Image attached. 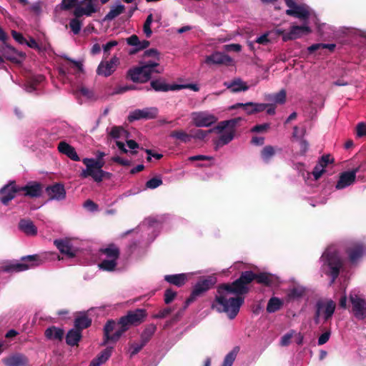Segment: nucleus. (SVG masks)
I'll return each instance as SVG.
<instances>
[{
  "instance_id": "nucleus-1",
  "label": "nucleus",
  "mask_w": 366,
  "mask_h": 366,
  "mask_svg": "<svg viewBox=\"0 0 366 366\" xmlns=\"http://www.w3.org/2000/svg\"><path fill=\"white\" fill-rule=\"evenodd\" d=\"M256 280L264 286H272L274 277L267 272L256 274L251 270L242 272L238 279L231 283H222L217 288V295L212 308L219 312H224L230 320L236 317L244 302V295L249 291V285Z\"/></svg>"
},
{
  "instance_id": "nucleus-2",
  "label": "nucleus",
  "mask_w": 366,
  "mask_h": 366,
  "mask_svg": "<svg viewBox=\"0 0 366 366\" xmlns=\"http://www.w3.org/2000/svg\"><path fill=\"white\" fill-rule=\"evenodd\" d=\"M217 282V278L214 276H207L201 278L193 287L189 297L185 300L183 308L178 311L172 317V322H177L182 316L184 311L188 306L194 302L198 297L202 296L207 291L213 287Z\"/></svg>"
},
{
  "instance_id": "nucleus-3",
  "label": "nucleus",
  "mask_w": 366,
  "mask_h": 366,
  "mask_svg": "<svg viewBox=\"0 0 366 366\" xmlns=\"http://www.w3.org/2000/svg\"><path fill=\"white\" fill-rule=\"evenodd\" d=\"M86 169H83L79 174L81 178H87L91 177L95 182L99 183L103 179H110L112 174L110 172L102 169L104 165V161L99 159L84 158L82 159Z\"/></svg>"
},
{
  "instance_id": "nucleus-4",
  "label": "nucleus",
  "mask_w": 366,
  "mask_h": 366,
  "mask_svg": "<svg viewBox=\"0 0 366 366\" xmlns=\"http://www.w3.org/2000/svg\"><path fill=\"white\" fill-rule=\"evenodd\" d=\"M159 66V64L157 61H141L139 66L131 68L127 71V77L134 83H146L150 80L153 73H162V71L156 69Z\"/></svg>"
},
{
  "instance_id": "nucleus-5",
  "label": "nucleus",
  "mask_w": 366,
  "mask_h": 366,
  "mask_svg": "<svg viewBox=\"0 0 366 366\" xmlns=\"http://www.w3.org/2000/svg\"><path fill=\"white\" fill-rule=\"evenodd\" d=\"M325 268V273L331 277L330 285L338 277L343 267V262L337 250L327 249L321 257Z\"/></svg>"
},
{
  "instance_id": "nucleus-6",
  "label": "nucleus",
  "mask_w": 366,
  "mask_h": 366,
  "mask_svg": "<svg viewBox=\"0 0 366 366\" xmlns=\"http://www.w3.org/2000/svg\"><path fill=\"white\" fill-rule=\"evenodd\" d=\"M22 262L14 263L4 267L3 270L7 272H19L42 264L46 258L41 254L24 256L21 258Z\"/></svg>"
},
{
  "instance_id": "nucleus-7",
  "label": "nucleus",
  "mask_w": 366,
  "mask_h": 366,
  "mask_svg": "<svg viewBox=\"0 0 366 366\" xmlns=\"http://www.w3.org/2000/svg\"><path fill=\"white\" fill-rule=\"evenodd\" d=\"M119 325V320L116 322L114 320H109L104 326V338L102 346L107 345L109 342L116 343L122 335L126 332Z\"/></svg>"
},
{
  "instance_id": "nucleus-8",
  "label": "nucleus",
  "mask_w": 366,
  "mask_h": 366,
  "mask_svg": "<svg viewBox=\"0 0 366 366\" xmlns=\"http://www.w3.org/2000/svg\"><path fill=\"white\" fill-rule=\"evenodd\" d=\"M147 316L145 309H136L129 310L127 315L119 318V325H122V327L126 332L131 326H137L142 323Z\"/></svg>"
},
{
  "instance_id": "nucleus-9",
  "label": "nucleus",
  "mask_w": 366,
  "mask_h": 366,
  "mask_svg": "<svg viewBox=\"0 0 366 366\" xmlns=\"http://www.w3.org/2000/svg\"><path fill=\"white\" fill-rule=\"evenodd\" d=\"M349 300L352 305L351 312L358 320L366 318V300L357 294L350 293Z\"/></svg>"
},
{
  "instance_id": "nucleus-10",
  "label": "nucleus",
  "mask_w": 366,
  "mask_h": 366,
  "mask_svg": "<svg viewBox=\"0 0 366 366\" xmlns=\"http://www.w3.org/2000/svg\"><path fill=\"white\" fill-rule=\"evenodd\" d=\"M312 32V29L307 25L297 26L293 25L290 27L289 31H280V34L282 35V40L287 41L299 39L305 35H307Z\"/></svg>"
},
{
  "instance_id": "nucleus-11",
  "label": "nucleus",
  "mask_w": 366,
  "mask_h": 366,
  "mask_svg": "<svg viewBox=\"0 0 366 366\" xmlns=\"http://www.w3.org/2000/svg\"><path fill=\"white\" fill-rule=\"evenodd\" d=\"M45 192L48 196V201H63L66 197V192L64 185L59 182H56L46 187Z\"/></svg>"
},
{
  "instance_id": "nucleus-12",
  "label": "nucleus",
  "mask_w": 366,
  "mask_h": 366,
  "mask_svg": "<svg viewBox=\"0 0 366 366\" xmlns=\"http://www.w3.org/2000/svg\"><path fill=\"white\" fill-rule=\"evenodd\" d=\"M158 109L157 107H147L143 109H135L130 112L128 121L132 122L139 119H153L157 117Z\"/></svg>"
},
{
  "instance_id": "nucleus-13",
  "label": "nucleus",
  "mask_w": 366,
  "mask_h": 366,
  "mask_svg": "<svg viewBox=\"0 0 366 366\" xmlns=\"http://www.w3.org/2000/svg\"><path fill=\"white\" fill-rule=\"evenodd\" d=\"M0 51L4 59H6L12 63L17 64L21 62V60L18 59V56L21 57V59H24L26 56L25 53L17 51L14 47L11 46L7 43L1 44Z\"/></svg>"
},
{
  "instance_id": "nucleus-14",
  "label": "nucleus",
  "mask_w": 366,
  "mask_h": 366,
  "mask_svg": "<svg viewBox=\"0 0 366 366\" xmlns=\"http://www.w3.org/2000/svg\"><path fill=\"white\" fill-rule=\"evenodd\" d=\"M361 169L362 165H360L352 171L342 172L340 175L339 180L336 184L335 188L337 189H342L352 185L355 182L356 174L360 171Z\"/></svg>"
},
{
  "instance_id": "nucleus-15",
  "label": "nucleus",
  "mask_w": 366,
  "mask_h": 366,
  "mask_svg": "<svg viewBox=\"0 0 366 366\" xmlns=\"http://www.w3.org/2000/svg\"><path fill=\"white\" fill-rule=\"evenodd\" d=\"M19 192H24V196L30 198H37L41 196L43 192V185L40 182L32 181L28 182L25 186L19 187Z\"/></svg>"
},
{
  "instance_id": "nucleus-16",
  "label": "nucleus",
  "mask_w": 366,
  "mask_h": 366,
  "mask_svg": "<svg viewBox=\"0 0 366 366\" xmlns=\"http://www.w3.org/2000/svg\"><path fill=\"white\" fill-rule=\"evenodd\" d=\"M192 119L194 124L197 127H209L217 121V118L213 114L206 112H192Z\"/></svg>"
},
{
  "instance_id": "nucleus-17",
  "label": "nucleus",
  "mask_w": 366,
  "mask_h": 366,
  "mask_svg": "<svg viewBox=\"0 0 366 366\" xmlns=\"http://www.w3.org/2000/svg\"><path fill=\"white\" fill-rule=\"evenodd\" d=\"M18 192H19V186L16 184L14 181L10 182L0 189V201L2 204L6 205L15 197Z\"/></svg>"
},
{
  "instance_id": "nucleus-18",
  "label": "nucleus",
  "mask_w": 366,
  "mask_h": 366,
  "mask_svg": "<svg viewBox=\"0 0 366 366\" xmlns=\"http://www.w3.org/2000/svg\"><path fill=\"white\" fill-rule=\"evenodd\" d=\"M317 302L321 307L320 312L322 315L323 322L330 321L335 313L336 303L332 300H327L326 301L318 300Z\"/></svg>"
},
{
  "instance_id": "nucleus-19",
  "label": "nucleus",
  "mask_w": 366,
  "mask_h": 366,
  "mask_svg": "<svg viewBox=\"0 0 366 366\" xmlns=\"http://www.w3.org/2000/svg\"><path fill=\"white\" fill-rule=\"evenodd\" d=\"M232 59L227 54L215 51L211 55L207 56L205 59L207 64L225 65L229 66L232 64Z\"/></svg>"
},
{
  "instance_id": "nucleus-20",
  "label": "nucleus",
  "mask_w": 366,
  "mask_h": 366,
  "mask_svg": "<svg viewBox=\"0 0 366 366\" xmlns=\"http://www.w3.org/2000/svg\"><path fill=\"white\" fill-rule=\"evenodd\" d=\"M118 64L119 59L116 56L112 57L109 61H102L97 67V73L107 77L116 70Z\"/></svg>"
},
{
  "instance_id": "nucleus-21",
  "label": "nucleus",
  "mask_w": 366,
  "mask_h": 366,
  "mask_svg": "<svg viewBox=\"0 0 366 366\" xmlns=\"http://www.w3.org/2000/svg\"><path fill=\"white\" fill-rule=\"evenodd\" d=\"M267 104L264 103H254V102H247L245 104L237 103L234 104L230 107L231 109H236L239 107H242L244 111L247 114H253L255 113H258L260 112H263L267 107Z\"/></svg>"
},
{
  "instance_id": "nucleus-22",
  "label": "nucleus",
  "mask_w": 366,
  "mask_h": 366,
  "mask_svg": "<svg viewBox=\"0 0 366 366\" xmlns=\"http://www.w3.org/2000/svg\"><path fill=\"white\" fill-rule=\"evenodd\" d=\"M5 366H28L29 358L24 354L15 353L2 359Z\"/></svg>"
},
{
  "instance_id": "nucleus-23",
  "label": "nucleus",
  "mask_w": 366,
  "mask_h": 366,
  "mask_svg": "<svg viewBox=\"0 0 366 366\" xmlns=\"http://www.w3.org/2000/svg\"><path fill=\"white\" fill-rule=\"evenodd\" d=\"M346 252L350 263L355 264L366 253V247L362 244H357L348 248Z\"/></svg>"
},
{
  "instance_id": "nucleus-24",
  "label": "nucleus",
  "mask_w": 366,
  "mask_h": 366,
  "mask_svg": "<svg viewBox=\"0 0 366 366\" xmlns=\"http://www.w3.org/2000/svg\"><path fill=\"white\" fill-rule=\"evenodd\" d=\"M54 244L61 254H66L69 258L76 256V253L72 250L71 243L69 239H55Z\"/></svg>"
},
{
  "instance_id": "nucleus-25",
  "label": "nucleus",
  "mask_w": 366,
  "mask_h": 366,
  "mask_svg": "<svg viewBox=\"0 0 366 366\" xmlns=\"http://www.w3.org/2000/svg\"><path fill=\"white\" fill-rule=\"evenodd\" d=\"M57 149L60 153L66 155L71 160L76 162L80 160V158L78 156L74 147L69 144L67 142L64 141L60 142L58 144Z\"/></svg>"
},
{
  "instance_id": "nucleus-26",
  "label": "nucleus",
  "mask_w": 366,
  "mask_h": 366,
  "mask_svg": "<svg viewBox=\"0 0 366 366\" xmlns=\"http://www.w3.org/2000/svg\"><path fill=\"white\" fill-rule=\"evenodd\" d=\"M177 84H167L163 79H154L150 81V86L155 92H167L168 91H176Z\"/></svg>"
},
{
  "instance_id": "nucleus-27",
  "label": "nucleus",
  "mask_w": 366,
  "mask_h": 366,
  "mask_svg": "<svg viewBox=\"0 0 366 366\" xmlns=\"http://www.w3.org/2000/svg\"><path fill=\"white\" fill-rule=\"evenodd\" d=\"M224 85L232 93L245 92L249 89L246 82L243 81L240 78L234 79L231 81H225Z\"/></svg>"
},
{
  "instance_id": "nucleus-28",
  "label": "nucleus",
  "mask_w": 366,
  "mask_h": 366,
  "mask_svg": "<svg viewBox=\"0 0 366 366\" xmlns=\"http://www.w3.org/2000/svg\"><path fill=\"white\" fill-rule=\"evenodd\" d=\"M19 229L27 236H36L37 227L29 219H21L19 222Z\"/></svg>"
},
{
  "instance_id": "nucleus-29",
  "label": "nucleus",
  "mask_w": 366,
  "mask_h": 366,
  "mask_svg": "<svg viewBox=\"0 0 366 366\" xmlns=\"http://www.w3.org/2000/svg\"><path fill=\"white\" fill-rule=\"evenodd\" d=\"M112 351L113 347H107L91 361L89 366H100L104 364L111 357Z\"/></svg>"
},
{
  "instance_id": "nucleus-30",
  "label": "nucleus",
  "mask_w": 366,
  "mask_h": 366,
  "mask_svg": "<svg viewBox=\"0 0 366 366\" xmlns=\"http://www.w3.org/2000/svg\"><path fill=\"white\" fill-rule=\"evenodd\" d=\"M286 14L304 21H307L310 17L309 11L301 5H297L293 9L286 10Z\"/></svg>"
},
{
  "instance_id": "nucleus-31",
  "label": "nucleus",
  "mask_w": 366,
  "mask_h": 366,
  "mask_svg": "<svg viewBox=\"0 0 366 366\" xmlns=\"http://www.w3.org/2000/svg\"><path fill=\"white\" fill-rule=\"evenodd\" d=\"M82 338V333L76 328L71 329L66 335V343L71 347L78 346Z\"/></svg>"
},
{
  "instance_id": "nucleus-32",
  "label": "nucleus",
  "mask_w": 366,
  "mask_h": 366,
  "mask_svg": "<svg viewBox=\"0 0 366 366\" xmlns=\"http://www.w3.org/2000/svg\"><path fill=\"white\" fill-rule=\"evenodd\" d=\"M99 252L101 254H104L107 259L117 260L120 256V249L114 243L108 244L105 248H101Z\"/></svg>"
},
{
  "instance_id": "nucleus-33",
  "label": "nucleus",
  "mask_w": 366,
  "mask_h": 366,
  "mask_svg": "<svg viewBox=\"0 0 366 366\" xmlns=\"http://www.w3.org/2000/svg\"><path fill=\"white\" fill-rule=\"evenodd\" d=\"M44 335L48 340L62 341L64 331L61 328L51 326L45 330Z\"/></svg>"
},
{
  "instance_id": "nucleus-34",
  "label": "nucleus",
  "mask_w": 366,
  "mask_h": 366,
  "mask_svg": "<svg viewBox=\"0 0 366 366\" xmlns=\"http://www.w3.org/2000/svg\"><path fill=\"white\" fill-rule=\"evenodd\" d=\"M92 319L84 313L77 316L74 320V328L81 332L84 329H86L92 325Z\"/></svg>"
},
{
  "instance_id": "nucleus-35",
  "label": "nucleus",
  "mask_w": 366,
  "mask_h": 366,
  "mask_svg": "<svg viewBox=\"0 0 366 366\" xmlns=\"http://www.w3.org/2000/svg\"><path fill=\"white\" fill-rule=\"evenodd\" d=\"M164 280L171 285L179 287L186 283L187 276L184 273L177 274H167L164 276Z\"/></svg>"
},
{
  "instance_id": "nucleus-36",
  "label": "nucleus",
  "mask_w": 366,
  "mask_h": 366,
  "mask_svg": "<svg viewBox=\"0 0 366 366\" xmlns=\"http://www.w3.org/2000/svg\"><path fill=\"white\" fill-rule=\"evenodd\" d=\"M234 134L235 131L232 130H227L225 132H223L215 142V150H217L219 147L229 143L234 139Z\"/></svg>"
},
{
  "instance_id": "nucleus-37",
  "label": "nucleus",
  "mask_w": 366,
  "mask_h": 366,
  "mask_svg": "<svg viewBox=\"0 0 366 366\" xmlns=\"http://www.w3.org/2000/svg\"><path fill=\"white\" fill-rule=\"evenodd\" d=\"M125 10V6L123 4H118L115 6H112L110 11L106 14L104 18V21H110L114 19L116 17L122 14Z\"/></svg>"
},
{
  "instance_id": "nucleus-38",
  "label": "nucleus",
  "mask_w": 366,
  "mask_h": 366,
  "mask_svg": "<svg viewBox=\"0 0 366 366\" xmlns=\"http://www.w3.org/2000/svg\"><path fill=\"white\" fill-rule=\"evenodd\" d=\"M283 301L277 297H271L267 305V312L269 313H273L280 310L283 306Z\"/></svg>"
},
{
  "instance_id": "nucleus-39",
  "label": "nucleus",
  "mask_w": 366,
  "mask_h": 366,
  "mask_svg": "<svg viewBox=\"0 0 366 366\" xmlns=\"http://www.w3.org/2000/svg\"><path fill=\"white\" fill-rule=\"evenodd\" d=\"M306 293V289L300 285L294 286L288 290L287 297L289 300H297L302 297Z\"/></svg>"
},
{
  "instance_id": "nucleus-40",
  "label": "nucleus",
  "mask_w": 366,
  "mask_h": 366,
  "mask_svg": "<svg viewBox=\"0 0 366 366\" xmlns=\"http://www.w3.org/2000/svg\"><path fill=\"white\" fill-rule=\"evenodd\" d=\"M169 137L179 140L182 143H188L191 141L192 136L191 134H187L182 129L180 130H174L171 132Z\"/></svg>"
},
{
  "instance_id": "nucleus-41",
  "label": "nucleus",
  "mask_w": 366,
  "mask_h": 366,
  "mask_svg": "<svg viewBox=\"0 0 366 366\" xmlns=\"http://www.w3.org/2000/svg\"><path fill=\"white\" fill-rule=\"evenodd\" d=\"M157 330V326L154 324L147 325L141 334V340L147 344L151 340L152 337Z\"/></svg>"
},
{
  "instance_id": "nucleus-42",
  "label": "nucleus",
  "mask_w": 366,
  "mask_h": 366,
  "mask_svg": "<svg viewBox=\"0 0 366 366\" xmlns=\"http://www.w3.org/2000/svg\"><path fill=\"white\" fill-rule=\"evenodd\" d=\"M95 1L96 0H82L80 1V5H85V6H82L83 9L85 11V16H91L92 14L98 11L99 9L94 3Z\"/></svg>"
},
{
  "instance_id": "nucleus-43",
  "label": "nucleus",
  "mask_w": 366,
  "mask_h": 366,
  "mask_svg": "<svg viewBox=\"0 0 366 366\" xmlns=\"http://www.w3.org/2000/svg\"><path fill=\"white\" fill-rule=\"evenodd\" d=\"M117 266V260L112 259H103L99 264L101 269L107 272H113Z\"/></svg>"
},
{
  "instance_id": "nucleus-44",
  "label": "nucleus",
  "mask_w": 366,
  "mask_h": 366,
  "mask_svg": "<svg viewBox=\"0 0 366 366\" xmlns=\"http://www.w3.org/2000/svg\"><path fill=\"white\" fill-rule=\"evenodd\" d=\"M336 47V44H314L307 48L308 52L310 54H312L316 51L321 49H329L330 51H333Z\"/></svg>"
},
{
  "instance_id": "nucleus-45",
  "label": "nucleus",
  "mask_w": 366,
  "mask_h": 366,
  "mask_svg": "<svg viewBox=\"0 0 366 366\" xmlns=\"http://www.w3.org/2000/svg\"><path fill=\"white\" fill-rule=\"evenodd\" d=\"M275 154V149L271 145L265 146L261 151L260 155L265 163L269 162L270 159Z\"/></svg>"
},
{
  "instance_id": "nucleus-46",
  "label": "nucleus",
  "mask_w": 366,
  "mask_h": 366,
  "mask_svg": "<svg viewBox=\"0 0 366 366\" xmlns=\"http://www.w3.org/2000/svg\"><path fill=\"white\" fill-rule=\"evenodd\" d=\"M239 347H234L233 350L225 356L222 366H232L237 357Z\"/></svg>"
},
{
  "instance_id": "nucleus-47",
  "label": "nucleus",
  "mask_w": 366,
  "mask_h": 366,
  "mask_svg": "<svg viewBox=\"0 0 366 366\" xmlns=\"http://www.w3.org/2000/svg\"><path fill=\"white\" fill-rule=\"evenodd\" d=\"M146 345L142 340L139 343L133 342L129 344L130 357H132L138 354Z\"/></svg>"
},
{
  "instance_id": "nucleus-48",
  "label": "nucleus",
  "mask_w": 366,
  "mask_h": 366,
  "mask_svg": "<svg viewBox=\"0 0 366 366\" xmlns=\"http://www.w3.org/2000/svg\"><path fill=\"white\" fill-rule=\"evenodd\" d=\"M153 21V15L152 14H149L146 19V21L143 26V31L147 38H149L152 36V31L151 29V24Z\"/></svg>"
},
{
  "instance_id": "nucleus-49",
  "label": "nucleus",
  "mask_w": 366,
  "mask_h": 366,
  "mask_svg": "<svg viewBox=\"0 0 366 366\" xmlns=\"http://www.w3.org/2000/svg\"><path fill=\"white\" fill-rule=\"evenodd\" d=\"M287 94L285 89L280 90L279 92L274 94L272 100L279 104H282L286 102Z\"/></svg>"
},
{
  "instance_id": "nucleus-50",
  "label": "nucleus",
  "mask_w": 366,
  "mask_h": 366,
  "mask_svg": "<svg viewBox=\"0 0 366 366\" xmlns=\"http://www.w3.org/2000/svg\"><path fill=\"white\" fill-rule=\"evenodd\" d=\"M163 183L162 179L159 177H155L146 182V187L147 189H154L162 185Z\"/></svg>"
},
{
  "instance_id": "nucleus-51",
  "label": "nucleus",
  "mask_w": 366,
  "mask_h": 366,
  "mask_svg": "<svg viewBox=\"0 0 366 366\" xmlns=\"http://www.w3.org/2000/svg\"><path fill=\"white\" fill-rule=\"evenodd\" d=\"M81 21L77 19H71L69 21V28L74 34H78L81 28Z\"/></svg>"
},
{
  "instance_id": "nucleus-52",
  "label": "nucleus",
  "mask_w": 366,
  "mask_h": 366,
  "mask_svg": "<svg viewBox=\"0 0 366 366\" xmlns=\"http://www.w3.org/2000/svg\"><path fill=\"white\" fill-rule=\"evenodd\" d=\"M356 136L358 138L366 137V123L360 122L357 123L355 127Z\"/></svg>"
},
{
  "instance_id": "nucleus-53",
  "label": "nucleus",
  "mask_w": 366,
  "mask_h": 366,
  "mask_svg": "<svg viewBox=\"0 0 366 366\" xmlns=\"http://www.w3.org/2000/svg\"><path fill=\"white\" fill-rule=\"evenodd\" d=\"M177 296V292L173 291L171 288H168L165 290L164 295V301L165 304L168 305L171 303Z\"/></svg>"
},
{
  "instance_id": "nucleus-54",
  "label": "nucleus",
  "mask_w": 366,
  "mask_h": 366,
  "mask_svg": "<svg viewBox=\"0 0 366 366\" xmlns=\"http://www.w3.org/2000/svg\"><path fill=\"white\" fill-rule=\"evenodd\" d=\"M79 0H62L61 9L64 11L70 10L78 4Z\"/></svg>"
},
{
  "instance_id": "nucleus-55",
  "label": "nucleus",
  "mask_w": 366,
  "mask_h": 366,
  "mask_svg": "<svg viewBox=\"0 0 366 366\" xmlns=\"http://www.w3.org/2000/svg\"><path fill=\"white\" fill-rule=\"evenodd\" d=\"M122 133L127 132L122 127L114 126L112 128L109 135L114 139H118L121 137Z\"/></svg>"
},
{
  "instance_id": "nucleus-56",
  "label": "nucleus",
  "mask_w": 366,
  "mask_h": 366,
  "mask_svg": "<svg viewBox=\"0 0 366 366\" xmlns=\"http://www.w3.org/2000/svg\"><path fill=\"white\" fill-rule=\"evenodd\" d=\"M269 127H270V125L268 123L257 124V125L254 126L251 129L250 131H251V132H253V133H262V132H267L268 130V129L269 128Z\"/></svg>"
},
{
  "instance_id": "nucleus-57",
  "label": "nucleus",
  "mask_w": 366,
  "mask_h": 366,
  "mask_svg": "<svg viewBox=\"0 0 366 366\" xmlns=\"http://www.w3.org/2000/svg\"><path fill=\"white\" fill-rule=\"evenodd\" d=\"M294 331L292 330L290 332L286 333L281 337L280 345L282 346H288L290 343L291 339L293 337Z\"/></svg>"
},
{
  "instance_id": "nucleus-58",
  "label": "nucleus",
  "mask_w": 366,
  "mask_h": 366,
  "mask_svg": "<svg viewBox=\"0 0 366 366\" xmlns=\"http://www.w3.org/2000/svg\"><path fill=\"white\" fill-rule=\"evenodd\" d=\"M332 162L333 159H330V154H325L321 157L317 164L325 169L329 163Z\"/></svg>"
},
{
  "instance_id": "nucleus-59",
  "label": "nucleus",
  "mask_w": 366,
  "mask_h": 366,
  "mask_svg": "<svg viewBox=\"0 0 366 366\" xmlns=\"http://www.w3.org/2000/svg\"><path fill=\"white\" fill-rule=\"evenodd\" d=\"M242 120L241 117H236L227 120L229 131H235L237 125Z\"/></svg>"
},
{
  "instance_id": "nucleus-60",
  "label": "nucleus",
  "mask_w": 366,
  "mask_h": 366,
  "mask_svg": "<svg viewBox=\"0 0 366 366\" xmlns=\"http://www.w3.org/2000/svg\"><path fill=\"white\" fill-rule=\"evenodd\" d=\"M325 172V169L320 166L318 164L315 165V167L313 169L312 174L314 176V178L315 180L319 179L322 174Z\"/></svg>"
},
{
  "instance_id": "nucleus-61",
  "label": "nucleus",
  "mask_w": 366,
  "mask_h": 366,
  "mask_svg": "<svg viewBox=\"0 0 366 366\" xmlns=\"http://www.w3.org/2000/svg\"><path fill=\"white\" fill-rule=\"evenodd\" d=\"M330 335L331 331L330 329L323 332L318 338V345H322L325 344L329 340Z\"/></svg>"
},
{
  "instance_id": "nucleus-62",
  "label": "nucleus",
  "mask_w": 366,
  "mask_h": 366,
  "mask_svg": "<svg viewBox=\"0 0 366 366\" xmlns=\"http://www.w3.org/2000/svg\"><path fill=\"white\" fill-rule=\"evenodd\" d=\"M182 89H189L194 92H198L199 90V86L195 84H177L176 91L180 90Z\"/></svg>"
},
{
  "instance_id": "nucleus-63",
  "label": "nucleus",
  "mask_w": 366,
  "mask_h": 366,
  "mask_svg": "<svg viewBox=\"0 0 366 366\" xmlns=\"http://www.w3.org/2000/svg\"><path fill=\"white\" fill-rule=\"evenodd\" d=\"M172 312L170 307H166L159 311V312L154 315V318L162 319L168 316Z\"/></svg>"
},
{
  "instance_id": "nucleus-64",
  "label": "nucleus",
  "mask_w": 366,
  "mask_h": 366,
  "mask_svg": "<svg viewBox=\"0 0 366 366\" xmlns=\"http://www.w3.org/2000/svg\"><path fill=\"white\" fill-rule=\"evenodd\" d=\"M210 132V131H204L202 129H197L194 132L193 134H191L192 136V138L197 139H204L207 134Z\"/></svg>"
}]
</instances>
